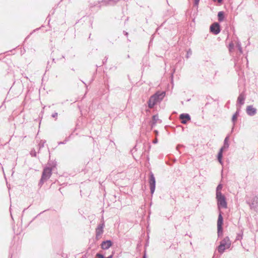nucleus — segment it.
<instances>
[{"instance_id":"obj_1","label":"nucleus","mask_w":258,"mask_h":258,"mask_svg":"<svg viewBox=\"0 0 258 258\" xmlns=\"http://www.w3.org/2000/svg\"><path fill=\"white\" fill-rule=\"evenodd\" d=\"M216 199L217 201V206L219 210V214L217 221V230L218 235L219 237L222 234V225L223 222V217L220 211L221 208H227V205L226 201V198L222 194L219 193L216 196Z\"/></svg>"},{"instance_id":"obj_2","label":"nucleus","mask_w":258,"mask_h":258,"mask_svg":"<svg viewBox=\"0 0 258 258\" xmlns=\"http://www.w3.org/2000/svg\"><path fill=\"white\" fill-rule=\"evenodd\" d=\"M164 93H156L150 97L148 103L149 108H152L158 102L160 101L164 97Z\"/></svg>"},{"instance_id":"obj_3","label":"nucleus","mask_w":258,"mask_h":258,"mask_svg":"<svg viewBox=\"0 0 258 258\" xmlns=\"http://www.w3.org/2000/svg\"><path fill=\"white\" fill-rule=\"evenodd\" d=\"M231 246V241L228 237L224 238L221 242L218 247V251L219 253H222L226 249L229 248Z\"/></svg>"},{"instance_id":"obj_4","label":"nucleus","mask_w":258,"mask_h":258,"mask_svg":"<svg viewBox=\"0 0 258 258\" xmlns=\"http://www.w3.org/2000/svg\"><path fill=\"white\" fill-rule=\"evenodd\" d=\"M52 174V169L50 167H45L43 171L40 182L43 183V180H47L51 176Z\"/></svg>"},{"instance_id":"obj_5","label":"nucleus","mask_w":258,"mask_h":258,"mask_svg":"<svg viewBox=\"0 0 258 258\" xmlns=\"http://www.w3.org/2000/svg\"><path fill=\"white\" fill-rule=\"evenodd\" d=\"M251 209L255 210L258 208V197H253L250 201H247Z\"/></svg>"},{"instance_id":"obj_6","label":"nucleus","mask_w":258,"mask_h":258,"mask_svg":"<svg viewBox=\"0 0 258 258\" xmlns=\"http://www.w3.org/2000/svg\"><path fill=\"white\" fill-rule=\"evenodd\" d=\"M149 184L151 193L153 195L155 190L156 180L154 174L152 172L150 174Z\"/></svg>"},{"instance_id":"obj_7","label":"nucleus","mask_w":258,"mask_h":258,"mask_svg":"<svg viewBox=\"0 0 258 258\" xmlns=\"http://www.w3.org/2000/svg\"><path fill=\"white\" fill-rule=\"evenodd\" d=\"M210 31L214 34H218L220 32V25L218 23H214L210 26Z\"/></svg>"},{"instance_id":"obj_8","label":"nucleus","mask_w":258,"mask_h":258,"mask_svg":"<svg viewBox=\"0 0 258 258\" xmlns=\"http://www.w3.org/2000/svg\"><path fill=\"white\" fill-rule=\"evenodd\" d=\"M246 111L248 115L252 116L256 113V109L252 105H249L247 106Z\"/></svg>"},{"instance_id":"obj_9","label":"nucleus","mask_w":258,"mask_h":258,"mask_svg":"<svg viewBox=\"0 0 258 258\" xmlns=\"http://www.w3.org/2000/svg\"><path fill=\"white\" fill-rule=\"evenodd\" d=\"M112 245V242L111 240H108L103 241L101 244V247L103 249H108Z\"/></svg>"},{"instance_id":"obj_10","label":"nucleus","mask_w":258,"mask_h":258,"mask_svg":"<svg viewBox=\"0 0 258 258\" xmlns=\"http://www.w3.org/2000/svg\"><path fill=\"white\" fill-rule=\"evenodd\" d=\"M180 119L181 120V123L185 124L187 120H190V117L188 114L182 113L180 115Z\"/></svg>"},{"instance_id":"obj_11","label":"nucleus","mask_w":258,"mask_h":258,"mask_svg":"<svg viewBox=\"0 0 258 258\" xmlns=\"http://www.w3.org/2000/svg\"><path fill=\"white\" fill-rule=\"evenodd\" d=\"M104 224H100L98 226L96 229V237L97 238L103 233V232Z\"/></svg>"},{"instance_id":"obj_12","label":"nucleus","mask_w":258,"mask_h":258,"mask_svg":"<svg viewBox=\"0 0 258 258\" xmlns=\"http://www.w3.org/2000/svg\"><path fill=\"white\" fill-rule=\"evenodd\" d=\"M245 99V97L244 93H241L237 98V105H238V104L239 105V106L243 105L244 103Z\"/></svg>"},{"instance_id":"obj_13","label":"nucleus","mask_w":258,"mask_h":258,"mask_svg":"<svg viewBox=\"0 0 258 258\" xmlns=\"http://www.w3.org/2000/svg\"><path fill=\"white\" fill-rule=\"evenodd\" d=\"M224 150H223V149H220V150H219V152L218 154V156H217V158H218V160L219 161V162L222 165L223 164V161L222 160V156H223V152L224 151Z\"/></svg>"},{"instance_id":"obj_14","label":"nucleus","mask_w":258,"mask_h":258,"mask_svg":"<svg viewBox=\"0 0 258 258\" xmlns=\"http://www.w3.org/2000/svg\"><path fill=\"white\" fill-rule=\"evenodd\" d=\"M229 141V137H226L224 140V145L221 148V149H223V150H225L229 148V144L228 143Z\"/></svg>"},{"instance_id":"obj_15","label":"nucleus","mask_w":258,"mask_h":258,"mask_svg":"<svg viewBox=\"0 0 258 258\" xmlns=\"http://www.w3.org/2000/svg\"><path fill=\"white\" fill-rule=\"evenodd\" d=\"M119 0H104L102 2L103 5H112L116 3Z\"/></svg>"},{"instance_id":"obj_16","label":"nucleus","mask_w":258,"mask_h":258,"mask_svg":"<svg viewBox=\"0 0 258 258\" xmlns=\"http://www.w3.org/2000/svg\"><path fill=\"white\" fill-rule=\"evenodd\" d=\"M158 116L157 115H153L152 117V126L153 127L155 125L158 120Z\"/></svg>"},{"instance_id":"obj_17","label":"nucleus","mask_w":258,"mask_h":258,"mask_svg":"<svg viewBox=\"0 0 258 258\" xmlns=\"http://www.w3.org/2000/svg\"><path fill=\"white\" fill-rule=\"evenodd\" d=\"M218 20L220 22H222L224 20V13L222 11H220L218 14Z\"/></svg>"},{"instance_id":"obj_18","label":"nucleus","mask_w":258,"mask_h":258,"mask_svg":"<svg viewBox=\"0 0 258 258\" xmlns=\"http://www.w3.org/2000/svg\"><path fill=\"white\" fill-rule=\"evenodd\" d=\"M238 115V112L237 111H236L232 116V121L233 123V126L235 125V122L237 120Z\"/></svg>"},{"instance_id":"obj_19","label":"nucleus","mask_w":258,"mask_h":258,"mask_svg":"<svg viewBox=\"0 0 258 258\" xmlns=\"http://www.w3.org/2000/svg\"><path fill=\"white\" fill-rule=\"evenodd\" d=\"M222 188V184H220L217 186V188H216V196H217L219 193L222 194L221 192Z\"/></svg>"},{"instance_id":"obj_20","label":"nucleus","mask_w":258,"mask_h":258,"mask_svg":"<svg viewBox=\"0 0 258 258\" xmlns=\"http://www.w3.org/2000/svg\"><path fill=\"white\" fill-rule=\"evenodd\" d=\"M236 47L238 48V50L239 51V52L240 53H242V49L240 42H237L236 44Z\"/></svg>"},{"instance_id":"obj_21","label":"nucleus","mask_w":258,"mask_h":258,"mask_svg":"<svg viewBox=\"0 0 258 258\" xmlns=\"http://www.w3.org/2000/svg\"><path fill=\"white\" fill-rule=\"evenodd\" d=\"M45 143V141L41 140L40 142V143H39V145H38L39 150L44 147V145Z\"/></svg>"},{"instance_id":"obj_22","label":"nucleus","mask_w":258,"mask_h":258,"mask_svg":"<svg viewBox=\"0 0 258 258\" xmlns=\"http://www.w3.org/2000/svg\"><path fill=\"white\" fill-rule=\"evenodd\" d=\"M233 48H234V44L232 42H231L229 45V50L230 51H232Z\"/></svg>"},{"instance_id":"obj_23","label":"nucleus","mask_w":258,"mask_h":258,"mask_svg":"<svg viewBox=\"0 0 258 258\" xmlns=\"http://www.w3.org/2000/svg\"><path fill=\"white\" fill-rule=\"evenodd\" d=\"M69 140V138H67L63 142H60L58 143V145L64 144Z\"/></svg>"},{"instance_id":"obj_24","label":"nucleus","mask_w":258,"mask_h":258,"mask_svg":"<svg viewBox=\"0 0 258 258\" xmlns=\"http://www.w3.org/2000/svg\"><path fill=\"white\" fill-rule=\"evenodd\" d=\"M96 256L97 258H104L103 255L99 253L96 254Z\"/></svg>"},{"instance_id":"obj_25","label":"nucleus","mask_w":258,"mask_h":258,"mask_svg":"<svg viewBox=\"0 0 258 258\" xmlns=\"http://www.w3.org/2000/svg\"><path fill=\"white\" fill-rule=\"evenodd\" d=\"M57 113L56 112H55L54 113H53L52 115H51V116L53 118H55V117H56L57 116Z\"/></svg>"},{"instance_id":"obj_26","label":"nucleus","mask_w":258,"mask_h":258,"mask_svg":"<svg viewBox=\"0 0 258 258\" xmlns=\"http://www.w3.org/2000/svg\"><path fill=\"white\" fill-rule=\"evenodd\" d=\"M31 154L32 155V156H33L35 157L36 156V153L35 151H34V153L32 151Z\"/></svg>"},{"instance_id":"obj_27","label":"nucleus","mask_w":258,"mask_h":258,"mask_svg":"<svg viewBox=\"0 0 258 258\" xmlns=\"http://www.w3.org/2000/svg\"><path fill=\"white\" fill-rule=\"evenodd\" d=\"M200 0H195V5H198Z\"/></svg>"},{"instance_id":"obj_28","label":"nucleus","mask_w":258,"mask_h":258,"mask_svg":"<svg viewBox=\"0 0 258 258\" xmlns=\"http://www.w3.org/2000/svg\"><path fill=\"white\" fill-rule=\"evenodd\" d=\"M187 54H191V51H190V50H189L188 52H187Z\"/></svg>"},{"instance_id":"obj_29","label":"nucleus","mask_w":258,"mask_h":258,"mask_svg":"<svg viewBox=\"0 0 258 258\" xmlns=\"http://www.w3.org/2000/svg\"><path fill=\"white\" fill-rule=\"evenodd\" d=\"M157 143V139H155V140L153 141V143L154 144H156Z\"/></svg>"},{"instance_id":"obj_30","label":"nucleus","mask_w":258,"mask_h":258,"mask_svg":"<svg viewBox=\"0 0 258 258\" xmlns=\"http://www.w3.org/2000/svg\"><path fill=\"white\" fill-rule=\"evenodd\" d=\"M113 257V254H111L110 255H109V256H108L107 257H106V258H112Z\"/></svg>"},{"instance_id":"obj_31","label":"nucleus","mask_w":258,"mask_h":258,"mask_svg":"<svg viewBox=\"0 0 258 258\" xmlns=\"http://www.w3.org/2000/svg\"><path fill=\"white\" fill-rule=\"evenodd\" d=\"M181 146H180V145H178V146H177V147H176L177 149L178 150V149H179V148L180 147H181Z\"/></svg>"},{"instance_id":"obj_32","label":"nucleus","mask_w":258,"mask_h":258,"mask_svg":"<svg viewBox=\"0 0 258 258\" xmlns=\"http://www.w3.org/2000/svg\"><path fill=\"white\" fill-rule=\"evenodd\" d=\"M218 2L220 3L222 2V0H217Z\"/></svg>"},{"instance_id":"obj_33","label":"nucleus","mask_w":258,"mask_h":258,"mask_svg":"<svg viewBox=\"0 0 258 258\" xmlns=\"http://www.w3.org/2000/svg\"><path fill=\"white\" fill-rule=\"evenodd\" d=\"M125 35H128V33H127V32H125Z\"/></svg>"}]
</instances>
